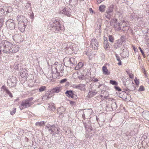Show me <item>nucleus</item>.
<instances>
[{"mask_svg":"<svg viewBox=\"0 0 149 149\" xmlns=\"http://www.w3.org/2000/svg\"><path fill=\"white\" fill-rule=\"evenodd\" d=\"M113 8L114 5L113 4H111L108 7L106 11V12L108 13H112L113 11Z\"/></svg>","mask_w":149,"mask_h":149,"instance_id":"nucleus-20","label":"nucleus"},{"mask_svg":"<svg viewBox=\"0 0 149 149\" xmlns=\"http://www.w3.org/2000/svg\"><path fill=\"white\" fill-rule=\"evenodd\" d=\"M10 53H15L18 51V47L17 45H12L11 49L10 50Z\"/></svg>","mask_w":149,"mask_h":149,"instance_id":"nucleus-13","label":"nucleus"},{"mask_svg":"<svg viewBox=\"0 0 149 149\" xmlns=\"http://www.w3.org/2000/svg\"><path fill=\"white\" fill-rule=\"evenodd\" d=\"M33 99V98L32 97H30L29 98L26 100L29 101V102H32L31 101Z\"/></svg>","mask_w":149,"mask_h":149,"instance_id":"nucleus-49","label":"nucleus"},{"mask_svg":"<svg viewBox=\"0 0 149 149\" xmlns=\"http://www.w3.org/2000/svg\"><path fill=\"white\" fill-rule=\"evenodd\" d=\"M4 7L5 11H6V14L8 13L12 12L13 10L12 8L10 6H5Z\"/></svg>","mask_w":149,"mask_h":149,"instance_id":"nucleus-18","label":"nucleus"},{"mask_svg":"<svg viewBox=\"0 0 149 149\" xmlns=\"http://www.w3.org/2000/svg\"><path fill=\"white\" fill-rule=\"evenodd\" d=\"M110 84L113 85H117L118 84V83L115 80H111L110 81Z\"/></svg>","mask_w":149,"mask_h":149,"instance_id":"nucleus-38","label":"nucleus"},{"mask_svg":"<svg viewBox=\"0 0 149 149\" xmlns=\"http://www.w3.org/2000/svg\"><path fill=\"white\" fill-rule=\"evenodd\" d=\"M137 78L136 77L134 79L135 83L136 85H138L139 84V81L138 79H137Z\"/></svg>","mask_w":149,"mask_h":149,"instance_id":"nucleus-46","label":"nucleus"},{"mask_svg":"<svg viewBox=\"0 0 149 149\" xmlns=\"http://www.w3.org/2000/svg\"><path fill=\"white\" fill-rule=\"evenodd\" d=\"M92 113V110L90 109H88V110H87L86 113V115H87L88 116H90L91 115V113Z\"/></svg>","mask_w":149,"mask_h":149,"instance_id":"nucleus-39","label":"nucleus"},{"mask_svg":"<svg viewBox=\"0 0 149 149\" xmlns=\"http://www.w3.org/2000/svg\"><path fill=\"white\" fill-rule=\"evenodd\" d=\"M139 48L142 55L144 56V57L145 58V56L144 54V52H143V50L141 49V48L140 47H139Z\"/></svg>","mask_w":149,"mask_h":149,"instance_id":"nucleus-51","label":"nucleus"},{"mask_svg":"<svg viewBox=\"0 0 149 149\" xmlns=\"http://www.w3.org/2000/svg\"><path fill=\"white\" fill-rule=\"evenodd\" d=\"M99 85L97 87L98 88L101 89L102 88V87H104L105 88H102V89L103 90H105L107 88V86H105L104 84H100V83H99Z\"/></svg>","mask_w":149,"mask_h":149,"instance_id":"nucleus-33","label":"nucleus"},{"mask_svg":"<svg viewBox=\"0 0 149 149\" xmlns=\"http://www.w3.org/2000/svg\"><path fill=\"white\" fill-rule=\"evenodd\" d=\"M97 93V92L95 91L92 92L90 91L88 93V95L89 97H91L95 95Z\"/></svg>","mask_w":149,"mask_h":149,"instance_id":"nucleus-31","label":"nucleus"},{"mask_svg":"<svg viewBox=\"0 0 149 149\" xmlns=\"http://www.w3.org/2000/svg\"><path fill=\"white\" fill-rule=\"evenodd\" d=\"M53 93L52 89L51 91H48L46 92L47 94H48V95L49 96H51V97L53 95Z\"/></svg>","mask_w":149,"mask_h":149,"instance_id":"nucleus-36","label":"nucleus"},{"mask_svg":"<svg viewBox=\"0 0 149 149\" xmlns=\"http://www.w3.org/2000/svg\"><path fill=\"white\" fill-rule=\"evenodd\" d=\"M145 88L144 86H141L140 87L139 89V91H143L144 90Z\"/></svg>","mask_w":149,"mask_h":149,"instance_id":"nucleus-50","label":"nucleus"},{"mask_svg":"<svg viewBox=\"0 0 149 149\" xmlns=\"http://www.w3.org/2000/svg\"><path fill=\"white\" fill-rule=\"evenodd\" d=\"M0 13L2 14V15H6V11H5L4 7L2 8H1L0 10Z\"/></svg>","mask_w":149,"mask_h":149,"instance_id":"nucleus-30","label":"nucleus"},{"mask_svg":"<svg viewBox=\"0 0 149 149\" xmlns=\"http://www.w3.org/2000/svg\"><path fill=\"white\" fill-rule=\"evenodd\" d=\"M90 47L93 49L97 50L98 49V44L97 40L95 39H92L90 41Z\"/></svg>","mask_w":149,"mask_h":149,"instance_id":"nucleus-10","label":"nucleus"},{"mask_svg":"<svg viewBox=\"0 0 149 149\" xmlns=\"http://www.w3.org/2000/svg\"><path fill=\"white\" fill-rule=\"evenodd\" d=\"M94 82H95L98 81V80L97 78H95L93 80Z\"/></svg>","mask_w":149,"mask_h":149,"instance_id":"nucleus-62","label":"nucleus"},{"mask_svg":"<svg viewBox=\"0 0 149 149\" xmlns=\"http://www.w3.org/2000/svg\"><path fill=\"white\" fill-rule=\"evenodd\" d=\"M106 6L104 5H102L99 7V10L100 11L102 12H103L105 10Z\"/></svg>","mask_w":149,"mask_h":149,"instance_id":"nucleus-24","label":"nucleus"},{"mask_svg":"<svg viewBox=\"0 0 149 149\" xmlns=\"http://www.w3.org/2000/svg\"><path fill=\"white\" fill-rule=\"evenodd\" d=\"M117 20L116 19L115 22L114 23L113 28L116 31H119L121 30V28L120 26L119 23L117 22Z\"/></svg>","mask_w":149,"mask_h":149,"instance_id":"nucleus-14","label":"nucleus"},{"mask_svg":"<svg viewBox=\"0 0 149 149\" xmlns=\"http://www.w3.org/2000/svg\"><path fill=\"white\" fill-rule=\"evenodd\" d=\"M45 122L44 121H41L37 122L36 123V125L37 126H42L45 124Z\"/></svg>","mask_w":149,"mask_h":149,"instance_id":"nucleus-29","label":"nucleus"},{"mask_svg":"<svg viewBox=\"0 0 149 149\" xmlns=\"http://www.w3.org/2000/svg\"><path fill=\"white\" fill-rule=\"evenodd\" d=\"M123 41L118 40L116 43H115L113 45L114 48L116 49L121 47Z\"/></svg>","mask_w":149,"mask_h":149,"instance_id":"nucleus-16","label":"nucleus"},{"mask_svg":"<svg viewBox=\"0 0 149 149\" xmlns=\"http://www.w3.org/2000/svg\"><path fill=\"white\" fill-rule=\"evenodd\" d=\"M55 109V107L54 105V104L53 103L52 104L51 107V110L52 111H54Z\"/></svg>","mask_w":149,"mask_h":149,"instance_id":"nucleus-44","label":"nucleus"},{"mask_svg":"<svg viewBox=\"0 0 149 149\" xmlns=\"http://www.w3.org/2000/svg\"><path fill=\"white\" fill-rule=\"evenodd\" d=\"M83 66V64L81 62H79L78 65L75 68V69L76 70H78L80 68Z\"/></svg>","mask_w":149,"mask_h":149,"instance_id":"nucleus-26","label":"nucleus"},{"mask_svg":"<svg viewBox=\"0 0 149 149\" xmlns=\"http://www.w3.org/2000/svg\"><path fill=\"white\" fill-rule=\"evenodd\" d=\"M115 55H116V59L118 61H120V58L119 56L118 55V54H115Z\"/></svg>","mask_w":149,"mask_h":149,"instance_id":"nucleus-48","label":"nucleus"},{"mask_svg":"<svg viewBox=\"0 0 149 149\" xmlns=\"http://www.w3.org/2000/svg\"><path fill=\"white\" fill-rule=\"evenodd\" d=\"M70 104L72 105H74L75 104V102L73 101H70Z\"/></svg>","mask_w":149,"mask_h":149,"instance_id":"nucleus-56","label":"nucleus"},{"mask_svg":"<svg viewBox=\"0 0 149 149\" xmlns=\"http://www.w3.org/2000/svg\"><path fill=\"white\" fill-rule=\"evenodd\" d=\"M48 94L46 93L45 95H44L42 98V99L44 100H48L51 97V96H49Z\"/></svg>","mask_w":149,"mask_h":149,"instance_id":"nucleus-35","label":"nucleus"},{"mask_svg":"<svg viewBox=\"0 0 149 149\" xmlns=\"http://www.w3.org/2000/svg\"><path fill=\"white\" fill-rule=\"evenodd\" d=\"M23 18V17L22 16L19 17L18 19L19 22L18 29L20 31L22 32H23L25 31L26 25L23 21H21L20 20V19H22V18Z\"/></svg>","mask_w":149,"mask_h":149,"instance_id":"nucleus-5","label":"nucleus"},{"mask_svg":"<svg viewBox=\"0 0 149 149\" xmlns=\"http://www.w3.org/2000/svg\"><path fill=\"white\" fill-rule=\"evenodd\" d=\"M78 0H70L69 1L70 2H71V1H72V2H74V3L73 4V5L76 4Z\"/></svg>","mask_w":149,"mask_h":149,"instance_id":"nucleus-52","label":"nucleus"},{"mask_svg":"<svg viewBox=\"0 0 149 149\" xmlns=\"http://www.w3.org/2000/svg\"><path fill=\"white\" fill-rule=\"evenodd\" d=\"M46 87L45 86H41L39 89L40 92H42L46 90Z\"/></svg>","mask_w":149,"mask_h":149,"instance_id":"nucleus-34","label":"nucleus"},{"mask_svg":"<svg viewBox=\"0 0 149 149\" xmlns=\"http://www.w3.org/2000/svg\"><path fill=\"white\" fill-rule=\"evenodd\" d=\"M67 81L66 79H64L60 80V83L61 84H63L65 83Z\"/></svg>","mask_w":149,"mask_h":149,"instance_id":"nucleus-45","label":"nucleus"},{"mask_svg":"<svg viewBox=\"0 0 149 149\" xmlns=\"http://www.w3.org/2000/svg\"><path fill=\"white\" fill-rule=\"evenodd\" d=\"M52 91L54 93H58L61 91V87H56L52 89Z\"/></svg>","mask_w":149,"mask_h":149,"instance_id":"nucleus-22","label":"nucleus"},{"mask_svg":"<svg viewBox=\"0 0 149 149\" xmlns=\"http://www.w3.org/2000/svg\"><path fill=\"white\" fill-rule=\"evenodd\" d=\"M33 103V102H29V101L26 99L24 100L19 105V108L21 110H22L24 108H27L30 107Z\"/></svg>","mask_w":149,"mask_h":149,"instance_id":"nucleus-4","label":"nucleus"},{"mask_svg":"<svg viewBox=\"0 0 149 149\" xmlns=\"http://www.w3.org/2000/svg\"><path fill=\"white\" fill-rule=\"evenodd\" d=\"M65 94L69 98L71 97L74 100H76L77 98V95L74 93L72 90H67L65 92Z\"/></svg>","mask_w":149,"mask_h":149,"instance_id":"nucleus-9","label":"nucleus"},{"mask_svg":"<svg viewBox=\"0 0 149 149\" xmlns=\"http://www.w3.org/2000/svg\"><path fill=\"white\" fill-rule=\"evenodd\" d=\"M12 44L6 40L2 41L0 44V49H1L3 53L10 54Z\"/></svg>","mask_w":149,"mask_h":149,"instance_id":"nucleus-2","label":"nucleus"},{"mask_svg":"<svg viewBox=\"0 0 149 149\" xmlns=\"http://www.w3.org/2000/svg\"><path fill=\"white\" fill-rule=\"evenodd\" d=\"M70 62H71L72 66L73 65H76L77 63V61H75V58H70Z\"/></svg>","mask_w":149,"mask_h":149,"instance_id":"nucleus-28","label":"nucleus"},{"mask_svg":"<svg viewBox=\"0 0 149 149\" xmlns=\"http://www.w3.org/2000/svg\"><path fill=\"white\" fill-rule=\"evenodd\" d=\"M16 111V108H13L12 111H10V113L11 115H13L15 113Z\"/></svg>","mask_w":149,"mask_h":149,"instance_id":"nucleus-42","label":"nucleus"},{"mask_svg":"<svg viewBox=\"0 0 149 149\" xmlns=\"http://www.w3.org/2000/svg\"><path fill=\"white\" fill-rule=\"evenodd\" d=\"M119 62L118 63V64L119 65H120L122 64L121 62V60H120V61H118Z\"/></svg>","mask_w":149,"mask_h":149,"instance_id":"nucleus-61","label":"nucleus"},{"mask_svg":"<svg viewBox=\"0 0 149 149\" xmlns=\"http://www.w3.org/2000/svg\"><path fill=\"white\" fill-rule=\"evenodd\" d=\"M129 29V28L128 27V26H126V29H124L123 28L122 29L123 30V31H126V30H128Z\"/></svg>","mask_w":149,"mask_h":149,"instance_id":"nucleus-55","label":"nucleus"},{"mask_svg":"<svg viewBox=\"0 0 149 149\" xmlns=\"http://www.w3.org/2000/svg\"><path fill=\"white\" fill-rule=\"evenodd\" d=\"M1 88H2L4 91H6V93L9 95L10 97H13L12 93L4 85Z\"/></svg>","mask_w":149,"mask_h":149,"instance_id":"nucleus-17","label":"nucleus"},{"mask_svg":"<svg viewBox=\"0 0 149 149\" xmlns=\"http://www.w3.org/2000/svg\"><path fill=\"white\" fill-rule=\"evenodd\" d=\"M70 10H71L70 9L67 10L66 8H64L63 10L61 11V13H63L68 16H70Z\"/></svg>","mask_w":149,"mask_h":149,"instance_id":"nucleus-15","label":"nucleus"},{"mask_svg":"<svg viewBox=\"0 0 149 149\" xmlns=\"http://www.w3.org/2000/svg\"><path fill=\"white\" fill-rule=\"evenodd\" d=\"M134 49L135 52H137V51L138 50L137 48H135V47L134 48Z\"/></svg>","mask_w":149,"mask_h":149,"instance_id":"nucleus-64","label":"nucleus"},{"mask_svg":"<svg viewBox=\"0 0 149 149\" xmlns=\"http://www.w3.org/2000/svg\"><path fill=\"white\" fill-rule=\"evenodd\" d=\"M117 106L116 103L115 102H112L111 104V108L112 110H115L117 108Z\"/></svg>","mask_w":149,"mask_h":149,"instance_id":"nucleus-32","label":"nucleus"},{"mask_svg":"<svg viewBox=\"0 0 149 149\" xmlns=\"http://www.w3.org/2000/svg\"><path fill=\"white\" fill-rule=\"evenodd\" d=\"M6 25L10 29L13 30L15 28V24L14 21L12 19L8 20L6 22Z\"/></svg>","mask_w":149,"mask_h":149,"instance_id":"nucleus-8","label":"nucleus"},{"mask_svg":"<svg viewBox=\"0 0 149 149\" xmlns=\"http://www.w3.org/2000/svg\"><path fill=\"white\" fill-rule=\"evenodd\" d=\"M63 48L65 49L66 50L71 49V47L66 43L63 44Z\"/></svg>","mask_w":149,"mask_h":149,"instance_id":"nucleus-25","label":"nucleus"},{"mask_svg":"<svg viewBox=\"0 0 149 149\" xmlns=\"http://www.w3.org/2000/svg\"><path fill=\"white\" fill-rule=\"evenodd\" d=\"M84 125L85 129L86 128L87 124L86 123H84Z\"/></svg>","mask_w":149,"mask_h":149,"instance_id":"nucleus-63","label":"nucleus"},{"mask_svg":"<svg viewBox=\"0 0 149 149\" xmlns=\"http://www.w3.org/2000/svg\"><path fill=\"white\" fill-rule=\"evenodd\" d=\"M85 114H84V113H83V114H82V117L84 119H85Z\"/></svg>","mask_w":149,"mask_h":149,"instance_id":"nucleus-60","label":"nucleus"},{"mask_svg":"<svg viewBox=\"0 0 149 149\" xmlns=\"http://www.w3.org/2000/svg\"><path fill=\"white\" fill-rule=\"evenodd\" d=\"M21 73H21V75L22 77H25V75H26V74H24L22 72H21Z\"/></svg>","mask_w":149,"mask_h":149,"instance_id":"nucleus-58","label":"nucleus"},{"mask_svg":"<svg viewBox=\"0 0 149 149\" xmlns=\"http://www.w3.org/2000/svg\"><path fill=\"white\" fill-rule=\"evenodd\" d=\"M31 6V4L30 3H27L26 4L25 7H26L27 8H29Z\"/></svg>","mask_w":149,"mask_h":149,"instance_id":"nucleus-53","label":"nucleus"},{"mask_svg":"<svg viewBox=\"0 0 149 149\" xmlns=\"http://www.w3.org/2000/svg\"><path fill=\"white\" fill-rule=\"evenodd\" d=\"M106 38V40H104V46L105 49L106 50H107L109 49V45L108 44V42L107 40V38Z\"/></svg>","mask_w":149,"mask_h":149,"instance_id":"nucleus-19","label":"nucleus"},{"mask_svg":"<svg viewBox=\"0 0 149 149\" xmlns=\"http://www.w3.org/2000/svg\"><path fill=\"white\" fill-rule=\"evenodd\" d=\"M56 68H55L57 74L60 76L63 75V70L64 67L61 65L59 64L56 66Z\"/></svg>","mask_w":149,"mask_h":149,"instance_id":"nucleus-7","label":"nucleus"},{"mask_svg":"<svg viewBox=\"0 0 149 149\" xmlns=\"http://www.w3.org/2000/svg\"><path fill=\"white\" fill-rule=\"evenodd\" d=\"M49 25L52 27V30L58 32L61 29V26L58 20L55 18H53L50 21Z\"/></svg>","mask_w":149,"mask_h":149,"instance_id":"nucleus-1","label":"nucleus"},{"mask_svg":"<svg viewBox=\"0 0 149 149\" xmlns=\"http://www.w3.org/2000/svg\"><path fill=\"white\" fill-rule=\"evenodd\" d=\"M103 72L104 74L108 75H109L110 73L109 72L108 70L107 69L106 66H104L102 68Z\"/></svg>","mask_w":149,"mask_h":149,"instance_id":"nucleus-21","label":"nucleus"},{"mask_svg":"<svg viewBox=\"0 0 149 149\" xmlns=\"http://www.w3.org/2000/svg\"><path fill=\"white\" fill-rule=\"evenodd\" d=\"M114 88L116 90L118 91H121V89L120 88L117 86H114Z\"/></svg>","mask_w":149,"mask_h":149,"instance_id":"nucleus-43","label":"nucleus"},{"mask_svg":"<svg viewBox=\"0 0 149 149\" xmlns=\"http://www.w3.org/2000/svg\"><path fill=\"white\" fill-rule=\"evenodd\" d=\"M9 78V79L7 81L8 85L10 87L15 86V84L16 83V78L13 76L10 77Z\"/></svg>","mask_w":149,"mask_h":149,"instance_id":"nucleus-6","label":"nucleus"},{"mask_svg":"<svg viewBox=\"0 0 149 149\" xmlns=\"http://www.w3.org/2000/svg\"><path fill=\"white\" fill-rule=\"evenodd\" d=\"M4 17H2L0 19V28H1L3 24Z\"/></svg>","mask_w":149,"mask_h":149,"instance_id":"nucleus-37","label":"nucleus"},{"mask_svg":"<svg viewBox=\"0 0 149 149\" xmlns=\"http://www.w3.org/2000/svg\"><path fill=\"white\" fill-rule=\"evenodd\" d=\"M63 62L65 66L68 67H72L70 58H65L64 59Z\"/></svg>","mask_w":149,"mask_h":149,"instance_id":"nucleus-12","label":"nucleus"},{"mask_svg":"<svg viewBox=\"0 0 149 149\" xmlns=\"http://www.w3.org/2000/svg\"><path fill=\"white\" fill-rule=\"evenodd\" d=\"M104 0H99L97 1V2L99 3H100L101 2L104 1Z\"/></svg>","mask_w":149,"mask_h":149,"instance_id":"nucleus-59","label":"nucleus"},{"mask_svg":"<svg viewBox=\"0 0 149 149\" xmlns=\"http://www.w3.org/2000/svg\"><path fill=\"white\" fill-rule=\"evenodd\" d=\"M78 74L79 75L78 76V78L81 80H83L84 79V77H85V75L81 72L80 74L78 73Z\"/></svg>","mask_w":149,"mask_h":149,"instance_id":"nucleus-27","label":"nucleus"},{"mask_svg":"<svg viewBox=\"0 0 149 149\" xmlns=\"http://www.w3.org/2000/svg\"><path fill=\"white\" fill-rule=\"evenodd\" d=\"M46 130L49 131L50 133L52 135L58 134L59 133V128L55 126V125H50L49 126H46L45 127Z\"/></svg>","mask_w":149,"mask_h":149,"instance_id":"nucleus-3","label":"nucleus"},{"mask_svg":"<svg viewBox=\"0 0 149 149\" xmlns=\"http://www.w3.org/2000/svg\"><path fill=\"white\" fill-rule=\"evenodd\" d=\"M129 75L130 77L131 78H133V75L132 74H129Z\"/></svg>","mask_w":149,"mask_h":149,"instance_id":"nucleus-57","label":"nucleus"},{"mask_svg":"<svg viewBox=\"0 0 149 149\" xmlns=\"http://www.w3.org/2000/svg\"><path fill=\"white\" fill-rule=\"evenodd\" d=\"M89 10L90 12V13H94V11H93V10H92V8H90L89 9Z\"/></svg>","mask_w":149,"mask_h":149,"instance_id":"nucleus-54","label":"nucleus"},{"mask_svg":"<svg viewBox=\"0 0 149 149\" xmlns=\"http://www.w3.org/2000/svg\"><path fill=\"white\" fill-rule=\"evenodd\" d=\"M109 40L111 42H113L114 38H113L112 36L111 35H109Z\"/></svg>","mask_w":149,"mask_h":149,"instance_id":"nucleus-41","label":"nucleus"},{"mask_svg":"<svg viewBox=\"0 0 149 149\" xmlns=\"http://www.w3.org/2000/svg\"><path fill=\"white\" fill-rule=\"evenodd\" d=\"M142 116L144 117L147 118L149 116V111H144L142 113Z\"/></svg>","mask_w":149,"mask_h":149,"instance_id":"nucleus-23","label":"nucleus"},{"mask_svg":"<svg viewBox=\"0 0 149 149\" xmlns=\"http://www.w3.org/2000/svg\"><path fill=\"white\" fill-rule=\"evenodd\" d=\"M105 13L106 14H105V17L109 19L111 17V13H106V12Z\"/></svg>","mask_w":149,"mask_h":149,"instance_id":"nucleus-40","label":"nucleus"},{"mask_svg":"<svg viewBox=\"0 0 149 149\" xmlns=\"http://www.w3.org/2000/svg\"><path fill=\"white\" fill-rule=\"evenodd\" d=\"M32 147V146H24V148L25 149H27V148H28V149H33V148Z\"/></svg>","mask_w":149,"mask_h":149,"instance_id":"nucleus-47","label":"nucleus"},{"mask_svg":"<svg viewBox=\"0 0 149 149\" xmlns=\"http://www.w3.org/2000/svg\"><path fill=\"white\" fill-rule=\"evenodd\" d=\"M85 85L84 84H79L74 85L73 87L75 88H77L81 91H84L85 90Z\"/></svg>","mask_w":149,"mask_h":149,"instance_id":"nucleus-11","label":"nucleus"}]
</instances>
